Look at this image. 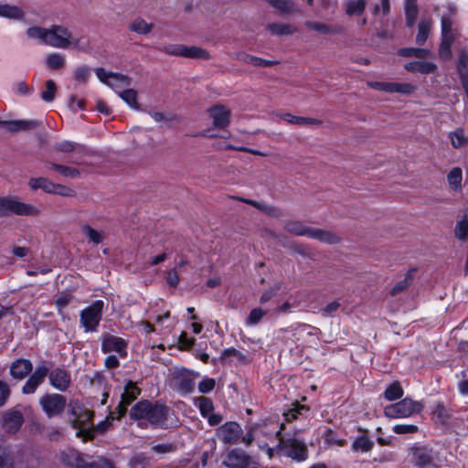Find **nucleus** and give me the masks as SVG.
I'll use <instances>...</instances> for the list:
<instances>
[{"label":"nucleus","mask_w":468,"mask_h":468,"mask_svg":"<svg viewBox=\"0 0 468 468\" xmlns=\"http://www.w3.org/2000/svg\"><path fill=\"white\" fill-rule=\"evenodd\" d=\"M373 442L365 436L356 438L353 442V449L356 451L368 452L371 450Z\"/></svg>","instance_id":"5fc2aeb1"},{"label":"nucleus","mask_w":468,"mask_h":468,"mask_svg":"<svg viewBox=\"0 0 468 468\" xmlns=\"http://www.w3.org/2000/svg\"><path fill=\"white\" fill-rule=\"evenodd\" d=\"M238 58L246 64H250V65H253L256 67L266 68V67L273 66L276 64L275 61L267 60V59L258 58V57H255V56H252L250 54H246V53L240 54L238 57Z\"/></svg>","instance_id":"f704fd0d"},{"label":"nucleus","mask_w":468,"mask_h":468,"mask_svg":"<svg viewBox=\"0 0 468 468\" xmlns=\"http://www.w3.org/2000/svg\"><path fill=\"white\" fill-rule=\"evenodd\" d=\"M81 230L83 234L88 238L90 242H92L93 244H100L101 242H102V231L96 230L89 225L81 226Z\"/></svg>","instance_id":"a18cd8bd"},{"label":"nucleus","mask_w":468,"mask_h":468,"mask_svg":"<svg viewBox=\"0 0 468 468\" xmlns=\"http://www.w3.org/2000/svg\"><path fill=\"white\" fill-rule=\"evenodd\" d=\"M454 234L460 240L468 239V210L464 211L463 215L457 219Z\"/></svg>","instance_id":"c756f323"},{"label":"nucleus","mask_w":468,"mask_h":468,"mask_svg":"<svg viewBox=\"0 0 468 468\" xmlns=\"http://www.w3.org/2000/svg\"><path fill=\"white\" fill-rule=\"evenodd\" d=\"M418 12L417 0H405V16L408 27L414 26Z\"/></svg>","instance_id":"473e14b6"},{"label":"nucleus","mask_w":468,"mask_h":468,"mask_svg":"<svg viewBox=\"0 0 468 468\" xmlns=\"http://www.w3.org/2000/svg\"><path fill=\"white\" fill-rule=\"evenodd\" d=\"M415 90V86L408 83L391 82L390 93H400L410 95Z\"/></svg>","instance_id":"3c124183"},{"label":"nucleus","mask_w":468,"mask_h":468,"mask_svg":"<svg viewBox=\"0 0 468 468\" xmlns=\"http://www.w3.org/2000/svg\"><path fill=\"white\" fill-rule=\"evenodd\" d=\"M230 357H235L238 361L246 363L249 361L248 357L239 352V350L235 349L234 347L227 348L222 351L220 359L222 361H227Z\"/></svg>","instance_id":"8fccbe9b"},{"label":"nucleus","mask_w":468,"mask_h":468,"mask_svg":"<svg viewBox=\"0 0 468 468\" xmlns=\"http://www.w3.org/2000/svg\"><path fill=\"white\" fill-rule=\"evenodd\" d=\"M0 468H14V463L10 453L4 447H0Z\"/></svg>","instance_id":"680f3d73"},{"label":"nucleus","mask_w":468,"mask_h":468,"mask_svg":"<svg viewBox=\"0 0 468 468\" xmlns=\"http://www.w3.org/2000/svg\"><path fill=\"white\" fill-rule=\"evenodd\" d=\"M127 343L124 339L112 335H105L101 341V350L103 353L115 352L123 357L127 355Z\"/></svg>","instance_id":"ddd939ff"},{"label":"nucleus","mask_w":468,"mask_h":468,"mask_svg":"<svg viewBox=\"0 0 468 468\" xmlns=\"http://www.w3.org/2000/svg\"><path fill=\"white\" fill-rule=\"evenodd\" d=\"M104 303L97 300L80 312V323L85 332H96L101 320Z\"/></svg>","instance_id":"0eeeda50"},{"label":"nucleus","mask_w":468,"mask_h":468,"mask_svg":"<svg viewBox=\"0 0 468 468\" xmlns=\"http://www.w3.org/2000/svg\"><path fill=\"white\" fill-rule=\"evenodd\" d=\"M450 188L455 192L462 190L463 171L460 167L452 168L447 175Z\"/></svg>","instance_id":"7c9ffc66"},{"label":"nucleus","mask_w":468,"mask_h":468,"mask_svg":"<svg viewBox=\"0 0 468 468\" xmlns=\"http://www.w3.org/2000/svg\"><path fill=\"white\" fill-rule=\"evenodd\" d=\"M46 168L54 170L58 172L59 175H61L64 177H69V178H75L80 175V171L74 167L63 165H58L56 163L48 162L46 164Z\"/></svg>","instance_id":"c85d7f7f"},{"label":"nucleus","mask_w":468,"mask_h":468,"mask_svg":"<svg viewBox=\"0 0 468 468\" xmlns=\"http://www.w3.org/2000/svg\"><path fill=\"white\" fill-rule=\"evenodd\" d=\"M284 229L291 234L309 237L312 228L303 225L300 221H290L284 226Z\"/></svg>","instance_id":"c9c22d12"},{"label":"nucleus","mask_w":468,"mask_h":468,"mask_svg":"<svg viewBox=\"0 0 468 468\" xmlns=\"http://www.w3.org/2000/svg\"><path fill=\"white\" fill-rule=\"evenodd\" d=\"M24 422L23 415L20 411L12 410L6 411L3 416V428L8 433H16Z\"/></svg>","instance_id":"a211bd4d"},{"label":"nucleus","mask_w":468,"mask_h":468,"mask_svg":"<svg viewBox=\"0 0 468 468\" xmlns=\"http://www.w3.org/2000/svg\"><path fill=\"white\" fill-rule=\"evenodd\" d=\"M454 38L452 37H442L441 43L439 48V56L443 60H449L452 58V44Z\"/></svg>","instance_id":"49530a36"},{"label":"nucleus","mask_w":468,"mask_h":468,"mask_svg":"<svg viewBox=\"0 0 468 468\" xmlns=\"http://www.w3.org/2000/svg\"><path fill=\"white\" fill-rule=\"evenodd\" d=\"M196 375L187 370L178 371L175 376V385L183 394L190 393L195 388Z\"/></svg>","instance_id":"f3484780"},{"label":"nucleus","mask_w":468,"mask_h":468,"mask_svg":"<svg viewBox=\"0 0 468 468\" xmlns=\"http://www.w3.org/2000/svg\"><path fill=\"white\" fill-rule=\"evenodd\" d=\"M411 282V277L408 274L403 280L398 282L391 290V294L396 295L403 291H405Z\"/></svg>","instance_id":"69168bd1"},{"label":"nucleus","mask_w":468,"mask_h":468,"mask_svg":"<svg viewBox=\"0 0 468 468\" xmlns=\"http://www.w3.org/2000/svg\"><path fill=\"white\" fill-rule=\"evenodd\" d=\"M71 422L74 428L79 429L78 435L91 438L93 413L90 410L76 403L71 410Z\"/></svg>","instance_id":"423d86ee"},{"label":"nucleus","mask_w":468,"mask_h":468,"mask_svg":"<svg viewBox=\"0 0 468 468\" xmlns=\"http://www.w3.org/2000/svg\"><path fill=\"white\" fill-rule=\"evenodd\" d=\"M366 5V0H348L346 3V12L348 16H360L365 11Z\"/></svg>","instance_id":"79ce46f5"},{"label":"nucleus","mask_w":468,"mask_h":468,"mask_svg":"<svg viewBox=\"0 0 468 468\" xmlns=\"http://www.w3.org/2000/svg\"><path fill=\"white\" fill-rule=\"evenodd\" d=\"M48 374L49 383L54 388L59 391H66L69 388L71 384V378L69 373H68L64 368L56 367L50 372L48 371Z\"/></svg>","instance_id":"dca6fc26"},{"label":"nucleus","mask_w":468,"mask_h":468,"mask_svg":"<svg viewBox=\"0 0 468 468\" xmlns=\"http://www.w3.org/2000/svg\"><path fill=\"white\" fill-rule=\"evenodd\" d=\"M451 144L454 148H461L468 144V136L463 129H456L449 133Z\"/></svg>","instance_id":"a19ab883"},{"label":"nucleus","mask_w":468,"mask_h":468,"mask_svg":"<svg viewBox=\"0 0 468 468\" xmlns=\"http://www.w3.org/2000/svg\"><path fill=\"white\" fill-rule=\"evenodd\" d=\"M90 76V69L88 66H80L75 69L73 77L75 80L86 83Z\"/></svg>","instance_id":"4d7b16f0"},{"label":"nucleus","mask_w":468,"mask_h":468,"mask_svg":"<svg viewBox=\"0 0 468 468\" xmlns=\"http://www.w3.org/2000/svg\"><path fill=\"white\" fill-rule=\"evenodd\" d=\"M69 108L74 112L84 110L85 101L83 99H79L76 95H70L69 100Z\"/></svg>","instance_id":"338daca9"},{"label":"nucleus","mask_w":468,"mask_h":468,"mask_svg":"<svg viewBox=\"0 0 468 468\" xmlns=\"http://www.w3.org/2000/svg\"><path fill=\"white\" fill-rule=\"evenodd\" d=\"M57 93V87L52 80H47L45 83V89L41 91L40 97L46 102H51L54 101Z\"/></svg>","instance_id":"de8ad7c7"},{"label":"nucleus","mask_w":468,"mask_h":468,"mask_svg":"<svg viewBox=\"0 0 468 468\" xmlns=\"http://www.w3.org/2000/svg\"><path fill=\"white\" fill-rule=\"evenodd\" d=\"M452 19L450 16H442L441 17V35L442 37H452V38H455V34L452 29Z\"/></svg>","instance_id":"bf43d9fd"},{"label":"nucleus","mask_w":468,"mask_h":468,"mask_svg":"<svg viewBox=\"0 0 468 468\" xmlns=\"http://www.w3.org/2000/svg\"><path fill=\"white\" fill-rule=\"evenodd\" d=\"M267 2L281 13H291L294 9L291 0H267Z\"/></svg>","instance_id":"603ef678"},{"label":"nucleus","mask_w":468,"mask_h":468,"mask_svg":"<svg viewBox=\"0 0 468 468\" xmlns=\"http://www.w3.org/2000/svg\"><path fill=\"white\" fill-rule=\"evenodd\" d=\"M130 416L138 420V426L144 427V421H148L154 428L167 429L174 424V412L165 405L151 403L146 400L136 403L130 410Z\"/></svg>","instance_id":"f03ea898"},{"label":"nucleus","mask_w":468,"mask_h":468,"mask_svg":"<svg viewBox=\"0 0 468 468\" xmlns=\"http://www.w3.org/2000/svg\"><path fill=\"white\" fill-rule=\"evenodd\" d=\"M266 314H267V311L263 310L262 308H261V307L253 308L250 312L245 324L248 326H254V325L258 324L261 322V320L263 318V316Z\"/></svg>","instance_id":"09e8293b"},{"label":"nucleus","mask_w":468,"mask_h":468,"mask_svg":"<svg viewBox=\"0 0 468 468\" xmlns=\"http://www.w3.org/2000/svg\"><path fill=\"white\" fill-rule=\"evenodd\" d=\"M94 71L100 81L111 87L117 93L131 84V79L126 75L107 71L103 68H97Z\"/></svg>","instance_id":"1a4fd4ad"},{"label":"nucleus","mask_w":468,"mask_h":468,"mask_svg":"<svg viewBox=\"0 0 468 468\" xmlns=\"http://www.w3.org/2000/svg\"><path fill=\"white\" fill-rule=\"evenodd\" d=\"M40 210L32 204L25 203L14 197H0V217L10 215L35 217Z\"/></svg>","instance_id":"20e7f679"},{"label":"nucleus","mask_w":468,"mask_h":468,"mask_svg":"<svg viewBox=\"0 0 468 468\" xmlns=\"http://www.w3.org/2000/svg\"><path fill=\"white\" fill-rule=\"evenodd\" d=\"M28 186L33 190L41 189L45 193L55 194L61 197H72L75 194L70 187L64 185L56 184L51 180L42 176L30 178L28 181Z\"/></svg>","instance_id":"6e6552de"},{"label":"nucleus","mask_w":468,"mask_h":468,"mask_svg":"<svg viewBox=\"0 0 468 468\" xmlns=\"http://www.w3.org/2000/svg\"><path fill=\"white\" fill-rule=\"evenodd\" d=\"M154 27L153 23H148L143 17L134 18L129 25L128 28L130 31L139 35L149 34Z\"/></svg>","instance_id":"cd10ccee"},{"label":"nucleus","mask_w":468,"mask_h":468,"mask_svg":"<svg viewBox=\"0 0 468 468\" xmlns=\"http://www.w3.org/2000/svg\"><path fill=\"white\" fill-rule=\"evenodd\" d=\"M468 63V55L466 52L463 51L459 55L458 63H457V71L460 76V80H463V77H466L468 79V70L466 69V66Z\"/></svg>","instance_id":"6e6d98bb"},{"label":"nucleus","mask_w":468,"mask_h":468,"mask_svg":"<svg viewBox=\"0 0 468 468\" xmlns=\"http://www.w3.org/2000/svg\"><path fill=\"white\" fill-rule=\"evenodd\" d=\"M392 430L396 434H408L418 431V427L413 424H397L393 426Z\"/></svg>","instance_id":"0e129e2a"},{"label":"nucleus","mask_w":468,"mask_h":468,"mask_svg":"<svg viewBox=\"0 0 468 468\" xmlns=\"http://www.w3.org/2000/svg\"><path fill=\"white\" fill-rule=\"evenodd\" d=\"M282 430L283 423H282L280 430L275 432L277 437L281 436ZM277 451L281 452L283 455L298 462L304 461L308 455L305 442L295 438H290L287 440L279 438Z\"/></svg>","instance_id":"39448f33"},{"label":"nucleus","mask_w":468,"mask_h":468,"mask_svg":"<svg viewBox=\"0 0 468 468\" xmlns=\"http://www.w3.org/2000/svg\"><path fill=\"white\" fill-rule=\"evenodd\" d=\"M433 418L441 423H444L449 419L448 410L442 404H437L432 411Z\"/></svg>","instance_id":"052dcab7"},{"label":"nucleus","mask_w":468,"mask_h":468,"mask_svg":"<svg viewBox=\"0 0 468 468\" xmlns=\"http://www.w3.org/2000/svg\"><path fill=\"white\" fill-rule=\"evenodd\" d=\"M183 58H200L207 60L210 58V55L207 50L197 46L185 45Z\"/></svg>","instance_id":"2f4dec72"},{"label":"nucleus","mask_w":468,"mask_h":468,"mask_svg":"<svg viewBox=\"0 0 468 468\" xmlns=\"http://www.w3.org/2000/svg\"><path fill=\"white\" fill-rule=\"evenodd\" d=\"M250 463V457L238 450L231 451L224 461L229 468H247Z\"/></svg>","instance_id":"4be33fe9"},{"label":"nucleus","mask_w":468,"mask_h":468,"mask_svg":"<svg viewBox=\"0 0 468 468\" xmlns=\"http://www.w3.org/2000/svg\"><path fill=\"white\" fill-rule=\"evenodd\" d=\"M38 124L36 121H0V127L8 132L28 130Z\"/></svg>","instance_id":"a878e982"},{"label":"nucleus","mask_w":468,"mask_h":468,"mask_svg":"<svg viewBox=\"0 0 468 468\" xmlns=\"http://www.w3.org/2000/svg\"><path fill=\"white\" fill-rule=\"evenodd\" d=\"M309 238L327 244H335L339 241V237L333 231L317 228H312Z\"/></svg>","instance_id":"393cba45"},{"label":"nucleus","mask_w":468,"mask_h":468,"mask_svg":"<svg viewBox=\"0 0 468 468\" xmlns=\"http://www.w3.org/2000/svg\"><path fill=\"white\" fill-rule=\"evenodd\" d=\"M48 373V367L45 363L37 366L34 372L22 387V393L26 395L33 394L37 388L45 381Z\"/></svg>","instance_id":"f8f14e48"},{"label":"nucleus","mask_w":468,"mask_h":468,"mask_svg":"<svg viewBox=\"0 0 468 468\" xmlns=\"http://www.w3.org/2000/svg\"><path fill=\"white\" fill-rule=\"evenodd\" d=\"M73 300V296L70 293L61 292L56 298V305L58 311L61 312L63 308L69 305Z\"/></svg>","instance_id":"e2e57ef3"},{"label":"nucleus","mask_w":468,"mask_h":468,"mask_svg":"<svg viewBox=\"0 0 468 468\" xmlns=\"http://www.w3.org/2000/svg\"><path fill=\"white\" fill-rule=\"evenodd\" d=\"M399 54L403 57H414L418 58H428L431 56L430 49L420 48H404L399 50Z\"/></svg>","instance_id":"4c0bfd02"},{"label":"nucleus","mask_w":468,"mask_h":468,"mask_svg":"<svg viewBox=\"0 0 468 468\" xmlns=\"http://www.w3.org/2000/svg\"><path fill=\"white\" fill-rule=\"evenodd\" d=\"M221 440L226 443H235L238 441L241 428L237 422L229 421L218 429Z\"/></svg>","instance_id":"aec40b11"},{"label":"nucleus","mask_w":468,"mask_h":468,"mask_svg":"<svg viewBox=\"0 0 468 468\" xmlns=\"http://www.w3.org/2000/svg\"><path fill=\"white\" fill-rule=\"evenodd\" d=\"M25 16L24 10L17 6V5H0V16L8 18V19H14V20H20L23 19Z\"/></svg>","instance_id":"bb28decb"},{"label":"nucleus","mask_w":468,"mask_h":468,"mask_svg":"<svg viewBox=\"0 0 468 468\" xmlns=\"http://www.w3.org/2000/svg\"><path fill=\"white\" fill-rule=\"evenodd\" d=\"M61 462L71 468H90L92 462L87 455L75 450H69L61 453Z\"/></svg>","instance_id":"4468645a"},{"label":"nucleus","mask_w":468,"mask_h":468,"mask_svg":"<svg viewBox=\"0 0 468 468\" xmlns=\"http://www.w3.org/2000/svg\"><path fill=\"white\" fill-rule=\"evenodd\" d=\"M280 118L290 124H296L300 126H307V125H321L322 121L315 119V118H310V117H302V116H295L289 112L282 113L280 114Z\"/></svg>","instance_id":"b1692460"},{"label":"nucleus","mask_w":468,"mask_h":468,"mask_svg":"<svg viewBox=\"0 0 468 468\" xmlns=\"http://www.w3.org/2000/svg\"><path fill=\"white\" fill-rule=\"evenodd\" d=\"M412 462L418 468H438L441 460L438 455L427 448H416L412 452Z\"/></svg>","instance_id":"9b49d317"},{"label":"nucleus","mask_w":468,"mask_h":468,"mask_svg":"<svg viewBox=\"0 0 468 468\" xmlns=\"http://www.w3.org/2000/svg\"><path fill=\"white\" fill-rule=\"evenodd\" d=\"M213 125L219 129H225L230 122V110L224 105L217 104L207 111Z\"/></svg>","instance_id":"2eb2a0df"},{"label":"nucleus","mask_w":468,"mask_h":468,"mask_svg":"<svg viewBox=\"0 0 468 468\" xmlns=\"http://www.w3.org/2000/svg\"><path fill=\"white\" fill-rule=\"evenodd\" d=\"M27 36L55 48H74L86 52L89 48L85 36L75 37L69 27L62 25H52L49 27H30L27 29Z\"/></svg>","instance_id":"f257e3e1"},{"label":"nucleus","mask_w":468,"mask_h":468,"mask_svg":"<svg viewBox=\"0 0 468 468\" xmlns=\"http://www.w3.org/2000/svg\"><path fill=\"white\" fill-rule=\"evenodd\" d=\"M404 68L410 72H419L420 74H431L437 70V65L432 61H411L406 63Z\"/></svg>","instance_id":"5701e85b"},{"label":"nucleus","mask_w":468,"mask_h":468,"mask_svg":"<svg viewBox=\"0 0 468 468\" xmlns=\"http://www.w3.org/2000/svg\"><path fill=\"white\" fill-rule=\"evenodd\" d=\"M46 64L50 69H63L66 65L65 56L58 52L50 53L46 57Z\"/></svg>","instance_id":"58836bf2"},{"label":"nucleus","mask_w":468,"mask_h":468,"mask_svg":"<svg viewBox=\"0 0 468 468\" xmlns=\"http://www.w3.org/2000/svg\"><path fill=\"white\" fill-rule=\"evenodd\" d=\"M267 29L276 36L292 35L295 32V28L292 25L284 23L269 24Z\"/></svg>","instance_id":"ea45409f"},{"label":"nucleus","mask_w":468,"mask_h":468,"mask_svg":"<svg viewBox=\"0 0 468 468\" xmlns=\"http://www.w3.org/2000/svg\"><path fill=\"white\" fill-rule=\"evenodd\" d=\"M39 404L47 416L52 418L58 416L64 411L67 399L63 395L52 393L41 397Z\"/></svg>","instance_id":"9d476101"},{"label":"nucleus","mask_w":468,"mask_h":468,"mask_svg":"<svg viewBox=\"0 0 468 468\" xmlns=\"http://www.w3.org/2000/svg\"><path fill=\"white\" fill-rule=\"evenodd\" d=\"M195 405L198 408L201 415L205 418L211 412H213L214 405L213 401L207 397H199L195 400Z\"/></svg>","instance_id":"37998d69"},{"label":"nucleus","mask_w":468,"mask_h":468,"mask_svg":"<svg viewBox=\"0 0 468 468\" xmlns=\"http://www.w3.org/2000/svg\"><path fill=\"white\" fill-rule=\"evenodd\" d=\"M195 342V338L188 337L186 332H182L178 337V346L180 349H188L194 346Z\"/></svg>","instance_id":"774afa93"},{"label":"nucleus","mask_w":468,"mask_h":468,"mask_svg":"<svg viewBox=\"0 0 468 468\" xmlns=\"http://www.w3.org/2000/svg\"><path fill=\"white\" fill-rule=\"evenodd\" d=\"M32 363L27 359H16L10 366V375L17 380L24 379L32 371Z\"/></svg>","instance_id":"412c9836"},{"label":"nucleus","mask_w":468,"mask_h":468,"mask_svg":"<svg viewBox=\"0 0 468 468\" xmlns=\"http://www.w3.org/2000/svg\"><path fill=\"white\" fill-rule=\"evenodd\" d=\"M141 390L136 386V383L129 381L124 388V391L122 394V399L119 404V411L121 415H123L126 411L127 407L140 395Z\"/></svg>","instance_id":"6ab92c4d"},{"label":"nucleus","mask_w":468,"mask_h":468,"mask_svg":"<svg viewBox=\"0 0 468 468\" xmlns=\"http://www.w3.org/2000/svg\"><path fill=\"white\" fill-rule=\"evenodd\" d=\"M404 390L399 382L395 381L389 384L384 391V398L388 401H393L403 397Z\"/></svg>","instance_id":"e433bc0d"},{"label":"nucleus","mask_w":468,"mask_h":468,"mask_svg":"<svg viewBox=\"0 0 468 468\" xmlns=\"http://www.w3.org/2000/svg\"><path fill=\"white\" fill-rule=\"evenodd\" d=\"M424 409L421 401L405 398L384 408V415L390 419H405L419 414Z\"/></svg>","instance_id":"7ed1b4c3"},{"label":"nucleus","mask_w":468,"mask_h":468,"mask_svg":"<svg viewBox=\"0 0 468 468\" xmlns=\"http://www.w3.org/2000/svg\"><path fill=\"white\" fill-rule=\"evenodd\" d=\"M118 95L132 108L137 110V92L133 89H125L118 91Z\"/></svg>","instance_id":"c03bdc74"},{"label":"nucleus","mask_w":468,"mask_h":468,"mask_svg":"<svg viewBox=\"0 0 468 468\" xmlns=\"http://www.w3.org/2000/svg\"><path fill=\"white\" fill-rule=\"evenodd\" d=\"M431 25L432 22L431 18L423 19L419 23L418 34L416 37V43L418 45H423L426 42L431 28Z\"/></svg>","instance_id":"72a5a7b5"},{"label":"nucleus","mask_w":468,"mask_h":468,"mask_svg":"<svg viewBox=\"0 0 468 468\" xmlns=\"http://www.w3.org/2000/svg\"><path fill=\"white\" fill-rule=\"evenodd\" d=\"M184 48L185 45L182 44H167L163 46L160 49L168 55L183 57Z\"/></svg>","instance_id":"13d9d810"},{"label":"nucleus","mask_w":468,"mask_h":468,"mask_svg":"<svg viewBox=\"0 0 468 468\" xmlns=\"http://www.w3.org/2000/svg\"><path fill=\"white\" fill-rule=\"evenodd\" d=\"M308 409L299 404L298 402L292 404V407L283 413L286 421H292L295 420L299 415L303 414V411H307Z\"/></svg>","instance_id":"864d4df0"}]
</instances>
